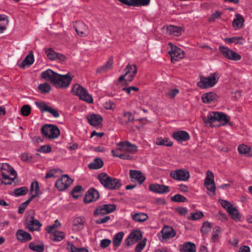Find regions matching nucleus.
Listing matches in <instances>:
<instances>
[{"instance_id":"nucleus-1","label":"nucleus","mask_w":252,"mask_h":252,"mask_svg":"<svg viewBox=\"0 0 252 252\" xmlns=\"http://www.w3.org/2000/svg\"><path fill=\"white\" fill-rule=\"evenodd\" d=\"M48 80L57 88H66L71 82L72 77L69 73L60 75L48 68Z\"/></svg>"},{"instance_id":"nucleus-2","label":"nucleus","mask_w":252,"mask_h":252,"mask_svg":"<svg viewBox=\"0 0 252 252\" xmlns=\"http://www.w3.org/2000/svg\"><path fill=\"white\" fill-rule=\"evenodd\" d=\"M204 122L206 124H212L218 121L220 123L219 126H225L228 123L230 117L226 114L221 112H210L206 117L203 119Z\"/></svg>"},{"instance_id":"nucleus-3","label":"nucleus","mask_w":252,"mask_h":252,"mask_svg":"<svg viewBox=\"0 0 252 252\" xmlns=\"http://www.w3.org/2000/svg\"><path fill=\"white\" fill-rule=\"evenodd\" d=\"M219 78V76L218 72L211 73L208 77L201 76L200 81L197 83V85L202 89L211 88L217 84Z\"/></svg>"},{"instance_id":"nucleus-4","label":"nucleus","mask_w":252,"mask_h":252,"mask_svg":"<svg viewBox=\"0 0 252 252\" xmlns=\"http://www.w3.org/2000/svg\"><path fill=\"white\" fill-rule=\"evenodd\" d=\"M73 93L78 96L79 98L88 103H93V98L91 95L89 94L87 90L78 84H75L72 89Z\"/></svg>"},{"instance_id":"nucleus-5","label":"nucleus","mask_w":252,"mask_h":252,"mask_svg":"<svg viewBox=\"0 0 252 252\" xmlns=\"http://www.w3.org/2000/svg\"><path fill=\"white\" fill-rule=\"evenodd\" d=\"M168 45L169 48L168 52L170 55L172 63H174L184 58L185 53L181 48L171 42L168 43Z\"/></svg>"},{"instance_id":"nucleus-6","label":"nucleus","mask_w":252,"mask_h":252,"mask_svg":"<svg viewBox=\"0 0 252 252\" xmlns=\"http://www.w3.org/2000/svg\"><path fill=\"white\" fill-rule=\"evenodd\" d=\"M219 49L223 56L228 60L238 61L241 59L240 54L227 47L220 45L219 46Z\"/></svg>"},{"instance_id":"nucleus-7","label":"nucleus","mask_w":252,"mask_h":252,"mask_svg":"<svg viewBox=\"0 0 252 252\" xmlns=\"http://www.w3.org/2000/svg\"><path fill=\"white\" fill-rule=\"evenodd\" d=\"M73 180L71 179L68 175H62L55 183V186L60 191H63L67 189L73 183Z\"/></svg>"},{"instance_id":"nucleus-8","label":"nucleus","mask_w":252,"mask_h":252,"mask_svg":"<svg viewBox=\"0 0 252 252\" xmlns=\"http://www.w3.org/2000/svg\"><path fill=\"white\" fill-rule=\"evenodd\" d=\"M116 151H125L128 154H132L137 151V147L127 141H121L117 144Z\"/></svg>"},{"instance_id":"nucleus-9","label":"nucleus","mask_w":252,"mask_h":252,"mask_svg":"<svg viewBox=\"0 0 252 252\" xmlns=\"http://www.w3.org/2000/svg\"><path fill=\"white\" fill-rule=\"evenodd\" d=\"M170 176L175 180L186 181L189 178V173L186 169H179L171 171Z\"/></svg>"},{"instance_id":"nucleus-10","label":"nucleus","mask_w":252,"mask_h":252,"mask_svg":"<svg viewBox=\"0 0 252 252\" xmlns=\"http://www.w3.org/2000/svg\"><path fill=\"white\" fill-rule=\"evenodd\" d=\"M175 235L176 232L172 227L165 226L158 233V237L162 242L174 237Z\"/></svg>"},{"instance_id":"nucleus-11","label":"nucleus","mask_w":252,"mask_h":252,"mask_svg":"<svg viewBox=\"0 0 252 252\" xmlns=\"http://www.w3.org/2000/svg\"><path fill=\"white\" fill-rule=\"evenodd\" d=\"M116 209V206L114 204H106L98 207L94 211V215H103L107 214L114 211Z\"/></svg>"},{"instance_id":"nucleus-12","label":"nucleus","mask_w":252,"mask_h":252,"mask_svg":"<svg viewBox=\"0 0 252 252\" xmlns=\"http://www.w3.org/2000/svg\"><path fill=\"white\" fill-rule=\"evenodd\" d=\"M124 71L126 75L125 81L126 83H129L135 77L137 72V68L136 65L129 63L126 66Z\"/></svg>"},{"instance_id":"nucleus-13","label":"nucleus","mask_w":252,"mask_h":252,"mask_svg":"<svg viewBox=\"0 0 252 252\" xmlns=\"http://www.w3.org/2000/svg\"><path fill=\"white\" fill-rule=\"evenodd\" d=\"M214 174L209 170L206 172V177L204 180V186L207 189L211 192H215L216 190V187L214 180Z\"/></svg>"},{"instance_id":"nucleus-14","label":"nucleus","mask_w":252,"mask_h":252,"mask_svg":"<svg viewBox=\"0 0 252 252\" xmlns=\"http://www.w3.org/2000/svg\"><path fill=\"white\" fill-rule=\"evenodd\" d=\"M99 197V193L98 191L94 189H91L86 192L84 198V202L85 203H89L95 201Z\"/></svg>"},{"instance_id":"nucleus-15","label":"nucleus","mask_w":252,"mask_h":252,"mask_svg":"<svg viewBox=\"0 0 252 252\" xmlns=\"http://www.w3.org/2000/svg\"><path fill=\"white\" fill-rule=\"evenodd\" d=\"M26 228L30 231L38 230L41 226L40 222L36 219H34L33 217L30 218V220L28 219L25 222Z\"/></svg>"},{"instance_id":"nucleus-16","label":"nucleus","mask_w":252,"mask_h":252,"mask_svg":"<svg viewBox=\"0 0 252 252\" xmlns=\"http://www.w3.org/2000/svg\"><path fill=\"white\" fill-rule=\"evenodd\" d=\"M172 137L179 143L187 141L190 138L189 134L187 131L184 130H179L173 132Z\"/></svg>"},{"instance_id":"nucleus-17","label":"nucleus","mask_w":252,"mask_h":252,"mask_svg":"<svg viewBox=\"0 0 252 252\" xmlns=\"http://www.w3.org/2000/svg\"><path fill=\"white\" fill-rule=\"evenodd\" d=\"M149 190L157 193L163 194L170 191L169 187L167 186L159 184H151L149 187Z\"/></svg>"},{"instance_id":"nucleus-18","label":"nucleus","mask_w":252,"mask_h":252,"mask_svg":"<svg viewBox=\"0 0 252 252\" xmlns=\"http://www.w3.org/2000/svg\"><path fill=\"white\" fill-rule=\"evenodd\" d=\"M123 3L132 6H141L148 5L150 0H118Z\"/></svg>"},{"instance_id":"nucleus-19","label":"nucleus","mask_w":252,"mask_h":252,"mask_svg":"<svg viewBox=\"0 0 252 252\" xmlns=\"http://www.w3.org/2000/svg\"><path fill=\"white\" fill-rule=\"evenodd\" d=\"M129 176L132 181L134 180L136 181L140 185H141L146 179L143 173L139 170H130L129 171Z\"/></svg>"},{"instance_id":"nucleus-20","label":"nucleus","mask_w":252,"mask_h":252,"mask_svg":"<svg viewBox=\"0 0 252 252\" xmlns=\"http://www.w3.org/2000/svg\"><path fill=\"white\" fill-rule=\"evenodd\" d=\"M86 119L90 125L93 126H99L102 121V118L100 115L92 114L86 116Z\"/></svg>"},{"instance_id":"nucleus-21","label":"nucleus","mask_w":252,"mask_h":252,"mask_svg":"<svg viewBox=\"0 0 252 252\" xmlns=\"http://www.w3.org/2000/svg\"><path fill=\"white\" fill-rule=\"evenodd\" d=\"M48 59L52 61L64 62L66 58L63 54L57 53L51 48H48Z\"/></svg>"},{"instance_id":"nucleus-22","label":"nucleus","mask_w":252,"mask_h":252,"mask_svg":"<svg viewBox=\"0 0 252 252\" xmlns=\"http://www.w3.org/2000/svg\"><path fill=\"white\" fill-rule=\"evenodd\" d=\"M16 238L18 241L23 243L28 242L32 239L31 235L23 229H19L17 230L16 232Z\"/></svg>"},{"instance_id":"nucleus-23","label":"nucleus","mask_w":252,"mask_h":252,"mask_svg":"<svg viewBox=\"0 0 252 252\" xmlns=\"http://www.w3.org/2000/svg\"><path fill=\"white\" fill-rule=\"evenodd\" d=\"M60 135V130L54 125L48 124V138L54 139L59 137Z\"/></svg>"},{"instance_id":"nucleus-24","label":"nucleus","mask_w":252,"mask_h":252,"mask_svg":"<svg viewBox=\"0 0 252 252\" xmlns=\"http://www.w3.org/2000/svg\"><path fill=\"white\" fill-rule=\"evenodd\" d=\"M180 252H196L195 245L190 242H186L180 245Z\"/></svg>"},{"instance_id":"nucleus-25","label":"nucleus","mask_w":252,"mask_h":252,"mask_svg":"<svg viewBox=\"0 0 252 252\" xmlns=\"http://www.w3.org/2000/svg\"><path fill=\"white\" fill-rule=\"evenodd\" d=\"M77 33L81 36H86L88 34V29L83 22H78L75 26Z\"/></svg>"},{"instance_id":"nucleus-26","label":"nucleus","mask_w":252,"mask_h":252,"mask_svg":"<svg viewBox=\"0 0 252 252\" xmlns=\"http://www.w3.org/2000/svg\"><path fill=\"white\" fill-rule=\"evenodd\" d=\"M182 32L183 29L181 27L170 25L167 27V33L172 36H179L182 34Z\"/></svg>"},{"instance_id":"nucleus-27","label":"nucleus","mask_w":252,"mask_h":252,"mask_svg":"<svg viewBox=\"0 0 252 252\" xmlns=\"http://www.w3.org/2000/svg\"><path fill=\"white\" fill-rule=\"evenodd\" d=\"M107 189L109 190L119 189L122 186L121 180L119 179L110 177Z\"/></svg>"},{"instance_id":"nucleus-28","label":"nucleus","mask_w":252,"mask_h":252,"mask_svg":"<svg viewBox=\"0 0 252 252\" xmlns=\"http://www.w3.org/2000/svg\"><path fill=\"white\" fill-rule=\"evenodd\" d=\"M121 124L125 125L129 122H133L134 121V116L129 112H125L123 115L119 118Z\"/></svg>"},{"instance_id":"nucleus-29","label":"nucleus","mask_w":252,"mask_h":252,"mask_svg":"<svg viewBox=\"0 0 252 252\" xmlns=\"http://www.w3.org/2000/svg\"><path fill=\"white\" fill-rule=\"evenodd\" d=\"M0 169L1 173H8L11 176L16 177L17 173L14 169L7 163H2L0 165Z\"/></svg>"},{"instance_id":"nucleus-30","label":"nucleus","mask_w":252,"mask_h":252,"mask_svg":"<svg viewBox=\"0 0 252 252\" xmlns=\"http://www.w3.org/2000/svg\"><path fill=\"white\" fill-rule=\"evenodd\" d=\"M218 98L216 94L213 92H209L204 94L202 96V101L205 103H210L212 102L217 100Z\"/></svg>"},{"instance_id":"nucleus-31","label":"nucleus","mask_w":252,"mask_h":252,"mask_svg":"<svg viewBox=\"0 0 252 252\" xmlns=\"http://www.w3.org/2000/svg\"><path fill=\"white\" fill-rule=\"evenodd\" d=\"M34 61L33 55L32 53H31L19 64V66L21 68H25L26 66L29 67L33 63Z\"/></svg>"},{"instance_id":"nucleus-32","label":"nucleus","mask_w":252,"mask_h":252,"mask_svg":"<svg viewBox=\"0 0 252 252\" xmlns=\"http://www.w3.org/2000/svg\"><path fill=\"white\" fill-rule=\"evenodd\" d=\"M85 220L82 217H77L74 219L73 224V230L75 231H80L84 227Z\"/></svg>"},{"instance_id":"nucleus-33","label":"nucleus","mask_w":252,"mask_h":252,"mask_svg":"<svg viewBox=\"0 0 252 252\" xmlns=\"http://www.w3.org/2000/svg\"><path fill=\"white\" fill-rule=\"evenodd\" d=\"M49 234L50 239L55 242H60L65 238V234L62 231L55 230Z\"/></svg>"},{"instance_id":"nucleus-34","label":"nucleus","mask_w":252,"mask_h":252,"mask_svg":"<svg viewBox=\"0 0 252 252\" xmlns=\"http://www.w3.org/2000/svg\"><path fill=\"white\" fill-rule=\"evenodd\" d=\"M110 176L104 172H102L97 175L96 178L100 182L101 184L107 189Z\"/></svg>"},{"instance_id":"nucleus-35","label":"nucleus","mask_w":252,"mask_h":252,"mask_svg":"<svg viewBox=\"0 0 252 252\" xmlns=\"http://www.w3.org/2000/svg\"><path fill=\"white\" fill-rule=\"evenodd\" d=\"M131 216L132 219L137 222H144L148 219V215L144 213L132 212Z\"/></svg>"},{"instance_id":"nucleus-36","label":"nucleus","mask_w":252,"mask_h":252,"mask_svg":"<svg viewBox=\"0 0 252 252\" xmlns=\"http://www.w3.org/2000/svg\"><path fill=\"white\" fill-rule=\"evenodd\" d=\"M244 22V20L242 16L240 14H236L235 15V18L233 21V27L235 29H240L243 27Z\"/></svg>"},{"instance_id":"nucleus-37","label":"nucleus","mask_w":252,"mask_h":252,"mask_svg":"<svg viewBox=\"0 0 252 252\" xmlns=\"http://www.w3.org/2000/svg\"><path fill=\"white\" fill-rule=\"evenodd\" d=\"M113 64V58L110 57L108 59L106 64L103 65L102 66L97 68V72L101 73L105 72L112 67Z\"/></svg>"},{"instance_id":"nucleus-38","label":"nucleus","mask_w":252,"mask_h":252,"mask_svg":"<svg viewBox=\"0 0 252 252\" xmlns=\"http://www.w3.org/2000/svg\"><path fill=\"white\" fill-rule=\"evenodd\" d=\"M103 165V161L100 158H95L94 161L90 163L88 167L91 169H98Z\"/></svg>"},{"instance_id":"nucleus-39","label":"nucleus","mask_w":252,"mask_h":252,"mask_svg":"<svg viewBox=\"0 0 252 252\" xmlns=\"http://www.w3.org/2000/svg\"><path fill=\"white\" fill-rule=\"evenodd\" d=\"M238 151L241 154H244L248 156L252 157V149L246 145H240L238 147Z\"/></svg>"},{"instance_id":"nucleus-40","label":"nucleus","mask_w":252,"mask_h":252,"mask_svg":"<svg viewBox=\"0 0 252 252\" xmlns=\"http://www.w3.org/2000/svg\"><path fill=\"white\" fill-rule=\"evenodd\" d=\"M124 236V233L123 231L119 232L114 236L112 242L114 247L117 248L120 246Z\"/></svg>"},{"instance_id":"nucleus-41","label":"nucleus","mask_w":252,"mask_h":252,"mask_svg":"<svg viewBox=\"0 0 252 252\" xmlns=\"http://www.w3.org/2000/svg\"><path fill=\"white\" fill-rule=\"evenodd\" d=\"M227 212L233 220L236 221H240L241 220V216L235 207L233 206L230 209L228 210Z\"/></svg>"},{"instance_id":"nucleus-42","label":"nucleus","mask_w":252,"mask_h":252,"mask_svg":"<svg viewBox=\"0 0 252 252\" xmlns=\"http://www.w3.org/2000/svg\"><path fill=\"white\" fill-rule=\"evenodd\" d=\"M156 145L158 146H165L171 147L173 145V142L167 138H158L156 143Z\"/></svg>"},{"instance_id":"nucleus-43","label":"nucleus","mask_w":252,"mask_h":252,"mask_svg":"<svg viewBox=\"0 0 252 252\" xmlns=\"http://www.w3.org/2000/svg\"><path fill=\"white\" fill-rule=\"evenodd\" d=\"M111 153L113 157H119L120 158L125 160H130L132 159V157L128 153L119 154V153H117V151H116V150H112L111 151Z\"/></svg>"},{"instance_id":"nucleus-44","label":"nucleus","mask_w":252,"mask_h":252,"mask_svg":"<svg viewBox=\"0 0 252 252\" xmlns=\"http://www.w3.org/2000/svg\"><path fill=\"white\" fill-rule=\"evenodd\" d=\"M30 192L32 195H35V197L38 195L39 193V187L37 181L32 183L30 187Z\"/></svg>"},{"instance_id":"nucleus-45","label":"nucleus","mask_w":252,"mask_h":252,"mask_svg":"<svg viewBox=\"0 0 252 252\" xmlns=\"http://www.w3.org/2000/svg\"><path fill=\"white\" fill-rule=\"evenodd\" d=\"M67 249L71 252H88V250L84 248H77L72 243L67 244Z\"/></svg>"},{"instance_id":"nucleus-46","label":"nucleus","mask_w":252,"mask_h":252,"mask_svg":"<svg viewBox=\"0 0 252 252\" xmlns=\"http://www.w3.org/2000/svg\"><path fill=\"white\" fill-rule=\"evenodd\" d=\"M29 247L31 250L36 252H43L44 250L43 244L37 245L33 242L30 243Z\"/></svg>"},{"instance_id":"nucleus-47","label":"nucleus","mask_w":252,"mask_h":252,"mask_svg":"<svg viewBox=\"0 0 252 252\" xmlns=\"http://www.w3.org/2000/svg\"><path fill=\"white\" fill-rule=\"evenodd\" d=\"M129 235L135 243L141 240L143 236L142 232L139 230H133Z\"/></svg>"},{"instance_id":"nucleus-48","label":"nucleus","mask_w":252,"mask_h":252,"mask_svg":"<svg viewBox=\"0 0 252 252\" xmlns=\"http://www.w3.org/2000/svg\"><path fill=\"white\" fill-rule=\"evenodd\" d=\"M28 191V189L26 187L17 188L14 190L13 195L15 196H19L26 195Z\"/></svg>"},{"instance_id":"nucleus-49","label":"nucleus","mask_w":252,"mask_h":252,"mask_svg":"<svg viewBox=\"0 0 252 252\" xmlns=\"http://www.w3.org/2000/svg\"><path fill=\"white\" fill-rule=\"evenodd\" d=\"M190 216L188 217V219L191 220H197L202 218L204 215L202 212L198 211L197 212H192L190 214Z\"/></svg>"},{"instance_id":"nucleus-50","label":"nucleus","mask_w":252,"mask_h":252,"mask_svg":"<svg viewBox=\"0 0 252 252\" xmlns=\"http://www.w3.org/2000/svg\"><path fill=\"white\" fill-rule=\"evenodd\" d=\"M35 197V195H32L31 197L25 202L22 203L18 208V213L19 214H22L25 208L27 207L29 204L31 202L32 199Z\"/></svg>"},{"instance_id":"nucleus-51","label":"nucleus","mask_w":252,"mask_h":252,"mask_svg":"<svg viewBox=\"0 0 252 252\" xmlns=\"http://www.w3.org/2000/svg\"><path fill=\"white\" fill-rule=\"evenodd\" d=\"M171 200L177 202H187L188 201L186 197L180 194H177L172 196Z\"/></svg>"},{"instance_id":"nucleus-52","label":"nucleus","mask_w":252,"mask_h":252,"mask_svg":"<svg viewBox=\"0 0 252 252\" xmlns=\"http://www.w3.org/2000/svg\"><path fill=\"white\" fill-rule=\"evenodd\" d=\"M220 232V228L219 226H216L213 228L211 238L212 241L216 242L218 240Z\"/></svg>"},{"instance_id":"nucleus-53","label":"nucleus","mask_w":252,"mask_h":252,"mask_svg":"<svg viewBox=\"0 0 252 252\" xmlns=\"http://www.w3.org/2000/svg\"><path fill=\"white\" fill-rule=\"evenodd\" d=\"M9 174L8 173H1V176L4 179L5 181L4 182H2V183L5 185H10L11 184L12 181L15 179L16 177L13 176L12 177H9Z\"/></svg>"},{"instance_id":"nucleus-54","label":"nucleus","mask_w":252,"mask_h":252,"mask_svg":"<svg viewBox=\"0 0 252 252\" xmlns=\"http://www.w3.org/2000/svg\"><path fill=\"white\" fill-rule=\"evenodd\" d=\"M179 93V90L176 88H172L168 90L166 93V96L169 98H174Z\"/></svg>"},{"instance_id":"nucleus-55","label":"nucleus","mask_w":252,"mask_h":252,"mask_svg":"<svg viewBox=\"0 0 252 252\" xmlns=\"http://www.w3.org/2000/svg\"><path fill=\"white\" fill-rule=\"evenodd\" d=\"M62 173V171L60 169H53L48 171V178L58 177Z\"/></svg>"},{"instance_id":"nucleus-56","label":"nucleus","mask_w":252,"mask_h":252,"mask_svg":"<svg viewBox=\"0 0 252 252\" xmlns=\"http://www.w3.org/2000/svg\"><path fill=\"white\" fill-rule=\"evenodd\" d=\"M83 190V189L82 186H76L73 189L71 193L73 197L77 198Z\"/></svg>"},{"instance_id":"nucleus-57","label":"nucleus","mask_w":252,"mask_h":252,"mask_svg":"<svg viewBox=\"0 0 252 252\" xmlns=\"http://www.w3.org/2000/svg\"><path fill=\"white\" fill-rule=\"evenodd\" d=\"M34 103L42 113L47 112V104L46 103L42 101H35Z\"/></svg>"},{"instance_id":"nucleus-58","label":"nucleus","mask_w":252,"mask_h":252,"mask_svg":"<svg viewBox=\"0 0 252 252\" xmlns=\"http://www.w3.org/2000/svg\"><path fill=\"white\" fill-rule=\"evenodd\" d=\"M147 239L144 238L142 241H140L136 246L135 251L136 252H141L145 248L146 245Z\"/></svg>"},{"instance_id":"nucleus-59","label":"nucleus","mask_w":252,"mask_h":252,"mask_svg":"<svg viewBox=\"0 0 252 252\" xmlns=\"http://www.w3.org/2000/svg\"><path fill=\"white\" fill-rule=\"evenodd\" d=\"M61 225L60 222L58 220H56L53 224L48 226V233L55 231V229L59 227Z\"/></svg>"},{"instance_id":"nucleus-60","label":"nucleus","mask_w":252,"mask_h":252,"mask_svg":"<svg viewBox=\"0 0 252 252\" xmlns=\"http://www.w3.org/2000/svg\"><path fill=\"white\" fill-rule=\"evenodd\" d=\"M31 107L28 105H24L21 109L22 115L27 116L31 113Z\"/></svg>"},{"instance_id":"nucleus-61","label":"nucleus","mask_w":252,"mask_h":252,"mask_svg":"<svg viewBox=\"0 0 252 252\" xmlns=\"http://www.w3.org/2000/svg\"><path fill=\"white\" fill-rule=\"evenodd\" d=\"M103 106L104 108L107 110H114L115 108L114 103L111 100L107 101L104 103Z\"/></svg>"},{"instance_id":"nucleus-62","label":"nucleus","mask_w":252,"mask_h":252,"mask_svg":"<svg viewBox=\"0 0 252 252\" xmlns=\"http://www.w3.org/2000/svg\"><path fill=\"white\" fill-rule=\"evenodd\" d=\"M221 17V13L219 11H216L213 13L209 19V21L211 22Z\"/></svg>"},{"instance_id":"nucleus-63","label":"nucleus","mask_w":252,"mask_h":252,"mask_svg":"<svg viewBox=\"0 0 252 252\" xmlns=\"http://www.w3.org/2000/svg\"><path fill=\"white\" fill-rule=\"evenodd\" d=\"M32 156L31 155L28 153H22L21 155V159L25 162H31L32 160Z\"/></svg>"},{"instance_id":"nucleus-64","label":"nucleus","mask_w":252,"mask_h":252,"mask_svg":"<svg viewBox=\"0 0 252 252\" xmlns=\"http://www.w3.org/2000/svg\"><path fill=\"white\" fill-rule=\"evenodd\" d=\"M220 204L222 207L226 210L227 212L233 207L231 203L224 200H221Z\"/></svg>"}]
</instances>
